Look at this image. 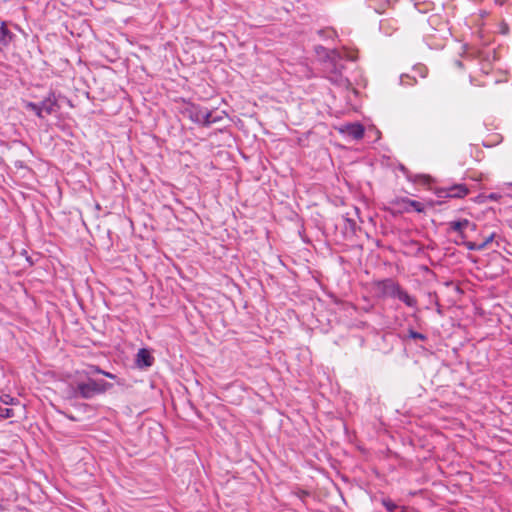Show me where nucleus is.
<instances>
[{
    "label": "nucleus",
    "instance_id": "obj_1",
    "mask_svg": "<svg viewBox=\"0 0 512 512\" xmlns=\"http://www.w3.org/2000/svg\"><path fill=\"white\" fill-rule=\"evenodd\" d=\"M112 387V384L104 380L88 379L87 382H79L76 386L71 385L67 390V397L76 398L78 396L89 399L96 394H101Z\"/></svg>",
    "mask_w": 512,
    "mask_h": 512
},
{
    "label": "nucleus",
    "instance_id": "obj_2",
    "mask_svg": "<svg viewBox=\"0 0 512 512\" xmlns=\"http://www.w3.org/2000/svg\"><path fill=\"white\" fill-rule=\"evenodd\" d=\"M184 114L193 122L202 125H209L222 120V116L214 117L206 108H202L194 104H188L184 109Z\"/></svg>",
    "mask_w": 512,
    "mask_h": 512
},
{
    "label": "nucleus",
    "instance_id": "obj_3",
    "mask_svg": "<svg viewBox=\"0 0 512 512\" xmlns=\"http://www.w3.org/2000/svg\"><path fill=\"white\" fill-rule=\"evenodd\" d=\"M339 132L353 139H361L364 136V127L360 123H350L338 128Z\"/></svg>",
    "mask_w": 512,
    "mask_h": 512
},
{
    "label": "nucleus",
    "instance_id": "obj_4",
    "mask_svg": "<svg viewBox=\"0 0 512 512\" xmlns=\"http://www.w3.org/2000/svg\"><path fill=\"white\" fill-rule=\"evenodd\" d=\"M467 227H470L472 230L476 229V225L471 223L467 219H463V220H459V221H453V222L450 223V228L453 231L458 232L462 239H464L466 237L465 234H464V229L467 228Z\"/></svg>",
    "mask_w": 512,
    "mask_h": 512
},
{
    "label": "nucleus",
    "instance_id": "obj_5",
    "mask_svg": "<svg viewBox=\"0 0 512 512\" xmlns=\"http://www.w3.org/2000/svg\"><path fill=\"white\" fill-rule=\"evenodd\" d=\"M153 357L147 349H140L137 353L136 363L139 367H150L153 364Z\"/></svg>",
    "mask_w": 512,
    "mask_h": 512
},
{
    "label": "nucleus",
    "instance_id": "obj_6",
    "mask_svg": "<svg viewBox=\"0 0 512 512\" xmlns=\"http://www.w3.org/2000/svg\"><path fill=\"white\" fill-rule=\"evenodd\" d=\"M468 194V188L463 184H458L447 189V196L452 198H462Z\"/></svg>",
    "mask_w": 512,
    "mask_h": 512
},
{
    "label": "nucleus",
    "instance_id": "obj_7",
    "mask_svg": "<svg viewBox=\"0 0 512 512\" xmlns=\"http://www.w3.org/2000/svg\"><path fill=\"white\" fill-rule=\"evenodd\" d=\"M399 203H401L403 205V208L408 211L410 208H412L413 210L417 211V212H423L424 211V206L422 203L418 202V201H414V200H411V199H408V198H403L399 201Z\"/></svg>",
    "mask_w": 512,
    "mask_h": 512
},
{
    "label": "nucleus",
    "instance_id": "obj_8",
    "mask_svg": "<svg viewBox=\"0 0 512 512\" xmlns=\"http://www.w3.org/2000/svg\"><path fill=\"white\" fill-rule=\"evenodd\" d=\"M383 285V292L386 295L396 297L398 292L401 290V288L393 281L386 280L382 283Z\"/></svg>",
    "mask_w": 512,
    "mask_h": 512
},
{
    "label": "nucleus",
    "instance_id": "obj_9",
    "mask_svg": "<svg viewBox=\"0 0 512 512\" xmlns=\"http://www.w3.org/2000/svg\"><path fill=\"white\" fill-rule=\"evenodd\" d=\"M14 35L7 29L5 22L1 23L0 26V42L7 45L13 40Z\"/></svg>",
    "mask_w": 512,
    "mask_h": 512
},
{
    "label": "nucleus",
    "instance_id": "obj_10",
    "mask_svg": "<svg viewBox=\"0 0 512 512\" xmlns=\"http://www.w3.org/2000/svg\"><path fill=\"white\" fill-rule=\"evenodd\" d=\"M39 105L42 108V115H44V114L49 115L54 112L55 101H53L50 98L45 99Z\"/></svg>",
    "mask_w": 512,
    "mask_h": 512
},
{
    "label": "nucleus",
    "instance_id": "obj_11",
    "mask_svg": "<svg viewBox=\"0 0 512 512\" xmlns=\"http://www.w3.org/2000/svg\"><path fill=\"white\" fill-rule=\"evenodd\" d=\"M399 300L403 301L407 306L413 307L416 303L415 299L408 295L402 289L398 292L396 296Z\"/></svg>",
    "mask_w": 512,
    "mask_h": 512
},
{
    "label": "nucleus",
    "instance_id": "obj_12",
    "mask_svg": "<svg viewBox=\"0 0 512 512\" xmlns=\"http://www.w3.org/2000/svg\"><path fill=\"white\" fill-rule=\"evenodd\" d=\"M24 106L27 110L33 111L38 117H44V115H42V108L39 104H35L32 102H24Z\"/></svg>",
    "mask_w": 512,
    "mask_h": 512
},
{
    "label": "nucleus",
    "instance_id": "obj_13",
    "mask_svg": "<svg viewBox=\"0 0 512 512\" xmlns=\"http://www.w3.org/2000/svg\"><path fill=\"white\" fill-rule=\"evenodd\" d=\"M0 399H1V402L3 404H5V405H17V404H19L18 399L12 397L9 394H3Z\"/></svg>",
    "mask_w": 512,
    "mask_h": 512
},
{
    "label": "nucleus",
    "instance_id": "obj_14",
    "mask_svg": "<svg viewBox=\"0 0 512 512\" xmlns=\"http://www.w3.org/2000/svg\"><path fill=\"white\" fill-rule=\"evenodd\" d=\"M15 416L12 408L0 407V417L3 419L12 418Z\"/></svg>",
    "mask_w": 512,
    "mask_h": 512
},
{
    "label": "nucleus",
    "instance_id": "obj_15",
    "mask_svg": "<svg viewBox=\"0 0 512 512\" xmlns=\"http://www.w3.org/2000/svg\"><path fill=\"white\" fill-rule=\"evenodd\" d=\"M465 246L469 250H483L484 249V245L476 244L473 242H465Z\"/></svg>",
    "mask_w": 512,
    "mask_h": 512
},
{
    "label": "nucleus",
    "instance_id": "obj_16",
    "mask_svg": "<svg viewBox=\"0 0 512 512\" xmlns=\"http://www.w3.org/2000/svg\"><path fill=\"white\" fill-rule=\"evenodd\" d=\"M383 505L386 507V509L390 512L394 511L397 508V505L393 503L391 500H383Z\"/></svg>",
    "mask_w": 512,
    "mask_h": 512
},
{
    "label": "nucleus",
    "instance_id": "obj_17",
    "mask_svg": "<svg viewBox=\"0 0 512 512\" xmlns=\"http://www.w3.org/2000/svg\"><path fill=\"white\" fill-rule=\"evenodd\" d=\"M494 237H495V233H492L480 245H484V248L487 247V245L490 244L493 241Z\"/></svg>",
    "mask_w": 512,
    "mask_h": 512
},
{
    "label": "nucleus",
    "instance_id": "obj_18",
    "mask_svg": "<svg viewBox=\"0 0 512 512\" xmlns=\"http://www.w3.org/2000/svg\"><path fill=\"white\" fill-rule=\"evenodd\" d=\"M410 336H411L412 338L421 339V340H423V339L425 338V336H424V335H422V334H420V333H417V332H413V331H412V332H410Z\"/></svg>",
    "mask_w": 512,
    "mask_h": 512
},
{
    "label": "nucleus",
    "instance_id": "obj_19",
    "mask_svg": "<svg viewBox=\"0 0 512 512\" xmlns=\"http://www.w3.org/2000/svg\"><path fill=\"white\" fill-rule=\"evenodd\" d=\"M488 198H489V199H491V200H497V199H498V196H497L496 194H494V193H493V194H490V195L488 196Z\"/></svg>",
    "mask_w": 512,
    "mask_h": 512
},
{
    "label": "nucleus",
    "instance_id": "obj_20",
    "mask_svg": "<svg viewBox=\"0 0 512 512\" xmlns=\"http://www.w3.org/2000/svg\"><path fill=\"white\" fill-rule=\"evenodd\" d=\"M105 376L109 377V378H114V375H112L111 373H107V372H102Z\"/></svg>",
    "mask_w": 512,
    "mask_h": 512
}]
</instances>
